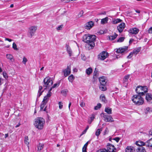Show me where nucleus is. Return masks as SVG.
<instances>
[{"label":"nucleus","instance_id":"1","mask_svg":"<svg viewBox=\"0 0 152 152\" xmlns=\"http://www.w3.org/2000/svg\"><path fill=\"white\" fill-rule=\"evenodd\" d=\"M96 38V36L94 35L86 34L83 35L82 38L83 41L86 43L85 47L86 48H88V50L90 49L89 47H91V49L94 47L95 46L94 41Z\"/></svg>","mask_w":152,"mask_h":152},{"label":"nucleus","instance_id":"2","mask_svg":"<svg viewBox=\"0 0 152 152\" xmlns=\"http://www.w3.org/2000/svg\"><path fill=\"white\" fill-rule=\"evenodd\" d=\"M45 124L44 118L41 117H37L34 120V124L35 126L38 129H42Z\"/></svg>","mask_w":152,"mask_h":152},{"label":"nucleus","instance_id":"3","mask_svg":"<svg viewBox=\"0 0 152 152\" xmlns=\"http://www.w3.org/2000/svg\"><path fill=\"white\" fill-rule=\"evenodd\" d=\"M139 95H134L132 98V100L134 104L137 105L142 104L144 102L143 98Z\"/></svg>","mask_w":152,"mask_h":152},{"label":"nucleus","instance_id":"4","mask_svg":"<svg viewBox=\"0 0 152 152\" xmlns=\"http://www.w3.org/2000/svg\"><path fill=\"white\" fill-rule=\"evenodd\" d=\"M107 150L106 149H100L97 152H115L116 150L113 145L109 143L107 144Z\"/></svg>","mask_w":152,"mask_h":152},{"label":"nucleus","instance_id":"5","mask_svg":"<svg viewBox=\"0 0 152 152\" xmlns=\"http://www.w3.org/2000/svg\"><path fill=\"white\" fill-rule=\"evenodd\" d=\"M37 29V27L36 26H32L29 27L28 33V37L30 38H32L34 35Z\"/></svg>","mask_w":152,"mask_h":152},{"label":"nucleus","instance_id":"6","mask_svg":"<svg viewBox=\"0 0 152 152\" xmlns=\"http://www.w3.org/2000/svg\"><path fill=\"white\" fill-rule=\"evenodd\" d=\"M44 84L43 86L45 87V89L47 88H49L53 84V82L50 78L49 77H47L43 80Z\"/></svg>","mask_w":152,"mask_h":152},{"label":"nucleus","instance_id":"7","mask_svg":"<svg viewBox=\"0 0 152 152\" xmlns=\"http://www.w3.org/2000/svg\"><path fill=\"white\" fill-rule=\"evenodd\" d=\"M108 56V53L107 52L103 51L98 56V59L100 60H103Z\"/></svg>","mask_w":152,"mask_h":152},{"label":"nucleus","instance_id":"8","mask_svg":"<svg viewBox=\"0 0 152 152\" xmlns=\"http://www.w3.org/2000/svg\"><path fill=\"white\" fill-rule=\"evenodd\" d=\"M101 115H103V116L104 118V120L105 121L111 122L113 121V119L111 116L105 115L104 113H102Z\"/></svg>","mask_w":152,"mask_h":152},{"label":"nucleus","instance_id":"9","mask_svg":"<svg viewBox=\"0 0 152 152\" xmlns=\"http://www.w3.org/2000/svg\"><path fill=\"white\" fill-rule=\"evenodd\" d=\"M142 90H144L145 92H148V89L147 87L146 86H138L137 87V88L135 89V91L136 93H137Z\"/></svg>","mask_w":152,"mask_h":152},{"label":"nucleus","instance_id":"10","mask_svg":"<svg viewBox=\"0 0 152 152\" xmlns=\"http://www.w3.org/2000/svg\"><path fill=\"white\" fill-rule=\"evenodd\" d=\"M125 27V24L124 23H122L117 27V29L120 33H121Z\"/></svg>","mask_w":152,"mask_h":152},{"label":"nucleus","instance_id":"11","mask_svg":"<svg viewBox=\"0 0 152 152\" xmlns=\"http://www.w3.org/2000/svg\"><path fill=\"white\" fill-rule=\"evenodd\" d=\"M127 49L128 47H125L123 48H119L117 49L116 52L117 53H122L126 52Z\"/></svg>","mask_w":152,"mask_h":152},{"label":"nucleus","instance_id":"12","mask_svg":"<svg viewBox=\"0 0 152 152\" xmlns=\"http://www.w3.org/2000/svg\"><path fill=\"white\" fill-rule=\"evenodd\" d=\"M94 24L93 21H89L86 24L85 28L87 29H90L94 26Z\"/></svg>","mask_w":152,"mask_h":152},{"label":"nucleus","instance_id":"13","mask_svg":"<svg viewBox=\"0 0 152 152\" xmlns=\"http://www.w3.org/2000/svg\"><path fill=\"white\" fill-rule=\"evenodd\" d=\"M51 92L49 91L47 95L44 96L42 102L47 103L48 101L49 98L51 96Z\"/></svg>","mask_w":152,"mask_h":152},{"label":"nucleus","instance_id":"14","mask_svg":"<svg viewBox=\"0 0 152 152\" xmlns=\"http://www.w3.org/2000/svg\"><path fill=\"white\" fill-rule=\"evenodd\" d=\"M64 73V75L65 77H66L69 75L71 73L70 68L68 66L67 68L64 70L63 71Z\"/></svg>","mask_w":152,"mask_h":152},{"label":"nucleus","instance_id":"15","mask_svg":"<svg viewBox=\"0 0 152 152\" xmlns=\"http://www.w3.org/2000/svg\"><path fill=\"white\" fill-rule=\"evenodd\" d=\"M139 31V29L136 28H132L129 30V32L132 34H136Z\"/></svg>","mask_w":152,"mask_h":152},{"label":"nucleus","instance_id":"16","mask_svg":"<svg viewBox=\"0 0 152 152\" xmlns=\"http://www.w3.org/2000/svg\"><path fill=\"white\" fill-rule=\"evenodd\" d=\"M66 51L68 53L69 56H71L72 54V51L70 47L68 44H66Z\"/></svg>","mask_w":152,"mask_h":152},{"label":"nucleus","instance_id":"17","mask_svg":"<svg viewBox=\"0 0 152 152\" xmlns=\"http://www.w3.org/2000/svg\"><path fill=\"white\" fill-rule=\"evenodd\" d=\"M99 80L100 84H106L107 83V80L104 77L99 78Z\"/></svg>","mask_w":152,"mask_h":152},{"label":"nucleus","instance_id":"18","mask_svg":"<svg viewBox=\"0 0 152 152\" xmlns=\"http://www.w3.org/2000/svg\"><path fill=\"white\" fill-rule=\"evenodd\" d=\"M145 99L148 102H150L152 100V95L150 93L146 94Z\"/></svg>","mask_w":152,"mask_h":152},{"label":"nucleus","instance_id":"19","mask_svg":"<svg viewBox=\"0 0 152 152\" xmlns=\"http://www.w3.org/2000/svg\"><path fill=\"white\" fill-rule=\"evenodd\" d=\"M122 21V20L120 19L115 18L113 20L112 23L113 24H117L121 22Z\"/></svg>","mask_w":152,"mask_h":152},{"label":"nucleus","instance_id":"20","mask_svg":"<svg viewBox=\"0 0 152 152\" xmlns=\"http://www.w3.org/2000/svg\"><path fill=\"white\" fill-rule=\"evenodd\" d=\"M44 145L43 144L39 143L37 146V151L41 152V151L44 148Z\"/></svg>","mask_w":152,"mask_h":152},{"label":"nucleus","instance_id":"21","mask_svg":"<svg viewBox=\"0 0 152 152\" xmlns=\"http://www.w3.org/2000/svg\"><path fill=\"white\" fill-rule=\"evenodd\" d=\"M136 152H146L145 148L142 146H139L136 149Z\"/></svg>","mask_w":152,"mask_h":152},{"label":"nucleus","instance_id":"22","mask_svg":"<svg viewBox=\"0 0 152 152\" xmlns=\"http://www.w3.org/2000/svg\"><path fill=\"white\" fill-rule=\"evenodd\" d=\"M130 76V75H126L124 77L123 81V83H125L126 84H127V82L128 81V80L129 79V78Z\"/></svg>","mask_w":152,"mask_h":152},{"label":"nucleus","instance_id":"23","mask_svg":"<svg viewBox=\"0 0 152 152\" xmlns=\"http://www.w3.org/2000/svg\"><path fill=\"white\" fill-rule=\"evenodd\" d=\"M146 145L148 147L152 148V138L147 141L145 142Z\"/></svg>","mask_w":152,"mask_h":152},{"label":"nucleus","instance_id":"24","mask_svg":"<svg viewBox=\"0 0 152 152\" xmlns=\"http://www.w3.org/2000/svg\"><path fill=\"white\" fill-rule=\"evenodd\" d=\"M42 87L41 86H40L39 87V89L38 91V95L37 97L39 98V96L42 94V92L43 91H42Z\"/></svg>","mask_w":152,"mask_h":152},{"label":"nucleus","instance_id":"25","mask_svg":"<svg viewBox=\"0 0 152 152\" xmlns=\"http://www.w3.org/2000/svg\"><path fill=\"white\" fill-rule=\"evenodd\" d=\"M136 144L137 145L139 146H142L145 145H146L145 143L142 142L141 141H136Z\"/></svg>","mask_w":152,"mask_h":152},{"label":"nucleus","instance_id":"26","mask_svg":"<svg viewBox=\"0 0 152 152\" xmlns=\"http://www.w3.org/2000/svg\"><path fill=\"white\" fill-rule=\"evenodd\" d=\"M118 36V34L115 33H114V35H110L109 37V40H113L115 39Z\"/></svg>","mask_w":152,"mask_h":152},{"label":"nucleus","instance_id":"27","mask_svg":"<svg viewBox=\"0 0 152 152\" xmlns=\"http://www.w3.org/2000/svg\"><path fill=\"white\" fill-rule=\"evenodd\" d=\"M133 148L131 146H127L125 150V152H133Z\"/></svg>","mask_w":152,"mask_h":152},{"label":"nucleus","instance_id":"28","mask_svg":"<svg viewBox=\"0 0 152 152\" xmlns=\"http://www.w3.org/2000/svg\"><path fill=\"white\" fill-rule=\"evenodd\" d=\"M140 50L141 48H140L134 49L133 50V53H134V55L136 56L138 53L139 52H140Z\"/></svg>","mask_w":152,"mask_h":152},{"label":"nucleus","instance_id":"29","mask_svg":"<svg viewBox=\"0 0 152 152\" xmlns=\"http://www.w3.org/2000/svg\"><path fill=\"white\" fill-rule=\"evenodd\" d=\"M106 84H100L99 87L100 90L102 91H105L106 90Z\"/></svg>","mask_w":152,"mask_h":152},{"label":"nucleus","instance_id":"30","mask_svg":"<svg viewBox=\"0 0 152 152\" xmlns=\"http://www.w3.org/2000/svg\"><path fill=\"white\" fill-rule=\"evenodd\" d=\"M92 72V69L91 68L89 67L86 69V73L89 75H90Z\"/></svg>","mask_w":152,"mask_h":152},{"label":"nucleus","instance_id":"31","mask_svg":"<svg viewBox=\"0 0 152 152\" xmlns=\"http://www.w3.org/2000/svg\"><path fill=\"white\" fill-rule=\"evenodd\" d=\"M75 78V77L74 76L72 75H71L69 76L68 77V79L69 81L71 83H72L73 82Z\"/></svg>","mask_w":152,"mask_h":152},{"label":"nucleus","instance_id":"32","mask_svg":"<svg viewBox=\"0 0 152 152\" xmlns=\"http://www.w3.org/2000/svg\"><path fill=\"white\" fill-rule=\"evenodd\" d=\"M104 111L108 114H111L112 113V109L109 107L105 108Z\"/></svg>","mask_w":152,"mask_h":152},{"label":"nucleus","instance_id":"33","mask_svg":"<svg viewBox=\"0 0 152 152\" xmlns=\"http://www.w3.org/2000/svg\"><path fill=\"white\" fill-rule=\"evenodd\" d=\"M95 118L94 115H92L90 118H89L88 120V123L90 124L94 120Z\"/></svg>","mask_w":152,"mask_h":152},{"label":"nucleus","instance_id":"34","mask_svg":"<svg viewBox=\"0 0 152 152\" xmlns=\"http://www.w3.org/2000/svg\"><path fill=\"white\" fill-rule=\"evenodd\" d=\"M108 20V18L106 17L102 19L101 20V23L102 24H104L107 23Z\"/></svg>","mask_w":152,"mask_h":152},{"label":"nucleus","instance_id":"35","mask_svg":"<svg viewBox=\"0 0 152 152\" xmlns=\"http://www.w3.org/2000/svg\"><path fill=\"white\" fill-rule=\"evenodd\" d=\"M6 57L7 59L11 60L12 61H13L12 59L13 58V56L12 55L10 54H7L6 55Z\"/></svg>","mask_w":152,"mask_h":152},{"label":"nucleus","instance_id":"36","mask_svg":"<svg viewBox=\"0 0 152 152\" xmlns=\"http://www.w3.org/2000/svg\"><path fill=\"white\" fill-rule=\"evenodd\" d=\"M147 92H145L144 90H142L141 91H140L139 92H138L137 93L138 94V95H139L141 96H143Z\"/></svg>","mask_w":152,"mask_h":152},{"label":"nucleus","instance_id":"37","mask_svg":"<svg viewBox=\"0 0 152 152\" xmlns=\"http://www.w3.org/2000/svg\"><path fill=\"white\" fill-rule=\"evenodd\" d=\"M102 128L98 129L97 130V131H96V132L95 133L96 135L97 136H99V135L100 134L101 132L102 131Z\"/></svg>","mask_w":152,"mask_h":152},{"label":"nucleus","instance_id":"38","mask_svg":"<svg viewBox=\"0 0 152 152\" xmlns=\"http://www.w3.org/2000/svg\"><path fill=\"white\" fill-rule=\"evenodd\" d=\"M24 142L27 145H28L29 144L28 137L27 136H26L25 137Z\"/></svg>","mask_w":152,"mask_h":152},{"label":"nucleus","instance_id":"39","mask_svg":"<svg viewBox=\"0 0 152 152\" xmlns=\"http://www.w3.org/2000/svg\"><path fill=\"white\" fill-rule=\"evenodd\" d=\"M47 103H45L43 102H42L41 104L40 105V110H43V108L44 107L45 105Z\"/></svg>","mask_w":152,"mask_h":152},{"label":"nucleus","instance_id":"40","mask_svg":"<svg viewBox=\"0 0 152 152\" xmlns=\"http://www.w3.org/2000/svg\"><path fill=\"white\" fill-rule=\"evenodd\" d=\"M63 103L62 102H58V107L60 109H61L63 108Z\"/></svg>","mask_w":152,"mask_h":152},{"label":"nucleus","instance_id":"41","mask_svg":"<svg viewBox=\"0 0 152 152\" xmlns=\"http://www.w3.org/2000/svg\"><path fill=\"white\" fill-rule=\"evenodd\" d=\"M100 98L101 100L103 102H106V100L105 98L104 95H101L100 96Z\"/></svg>","mask_w":152,"mask_h":152},{"label":"nucleus","instance_id":"42","mask_svg":"<svg viewBox=\"0 0 152 152\" xmlns=\"http://www.w3.org/2000/svg\"><path fill=\"white\" fill-rule=\"evenodd\" d=\"M101 107V104L100 103H98L97 105L95 107L94 109L95 110H96L99 109Z\"/></svg>","mask_w":152,"mask_h":152},{"label":"nucleus","instance_id":"43","mask_svg":"<svg viewBox=\"0 0 152 152\" xmlns=\"http://www.w3.org/2000/svg\"><path fill=\"white\" fill-rule=\"evenodd\" d=\"M59 83H56L55 84H54L53 86L51 88H50L49 91L51 92V91L52 90L53 88H56V87H58L59 86Z\"/></svg>","mask_w":152,"mask_h":152},{"label":"nucleus","instance_id":"44","mask_svg":"<svg viewBox=\"0 0 152 152\" xmlns=\"http://www.w3.org/2000/svg\"><path fill=\"white\" fill-rule=\"evenodd\" d=\"M125 38L124 37H121L117 40V42H121L124 41Z\"/></svg>","mask_w":152,"mask_h":152},{"label":"nucleus","instance_id":"45","mask_svg":"<svg viewBox=\"0 0 152 152\" xmlns=\"http://www.w3.org/2000/svg\"><path fill=\"white\" fill-rule=\"evenodd\" d=\"M12 48L14 50H18V49L17 48V45L14 42L12 44Z\"/></svg>","mask_w":152,"mask_h":152},{"label":"nucleus","instance_id":"46","mask_svg":"<svg viewBox=\"0 0 152 152\" xmlns=\"http://www.w3.org/2000/svg\"><path fill=\"white\" fill-rule=\"evenodd\" d=\"M28 60L25 57H24L23 58V60L22 61L23 63L24 64H26V63L27 61Z\"/></svg>","mask_w":152,"mask_h":152},{"label":"nucleus","instance_id":"47","mask_svg":"<svg viewBox=\"0 0 152 152\" xmlns=\"http://www.w3.org/2000/svg\"><path fill=\"white\" fill-rule=\"evenodd\" d=\"M63 27V25H61L58 26L56 28V30L58 31L61 30L62 29Z\"/></svg>","mask_w":152,"mask_h":152},{"label":"nucleus","instance_id":"48","mask_svg":"<svg viewBox=\"0 0 152 152\" xmlns=\"http://www.w3.org/2000/svg\"><path fill=\"white\" fill-rule=\"evenodd\" d=\"M3 76L4 78L6 79L8 77V76L7 74L5 72H3Z\"/></svg>","mask_w":152,"mask_h":152},{"label":"nucleus","instance_id":"49","mask_svg":"<svg viewBox=\"0 0 152 152\" xmlns=\"http://www.w3.org/2000/svg\"><path fill=\"white\" fill-rule=\"evenodd\" d=\"M134 55V53H133V52H132L130 53L129 55L127 56V58H130L131 57H132L133 56V55Z\"/></svg>","mask_w":152,"mask_h":152},{"label":"nucleus","instance_id":"50","mask_svg":"<svg viewBox=\"0 0 152 152\" xmlns=\"http://www.w3.org/2000/svg\"><path fill=\"white\" fill-rule=\"evenodd\" d=\"M98 76V73L97 71H95L94 72L93 74V77L95 78L96 77Z\"/></svg>","mask_w":152,"mask_h":152},{"label":"nucleus","instance_id":"51","mask_svg":"<svg viewBox=\"0 0 152 152\" xmlns=\"http://www.w3.org/2000/svg\"><path fill=\"white\" fill-rule=\"evenodd\" d=\"M109 132V130L107 128H106L105 129L104 131V135H105L106 134H107Z\"/></svg>","mask_w":152,"mask_h":152},{"label":"nucleus","instance_id":"52","mask_svg":"<svg viewBox=\"0 0 152 152\" xmlns=\"http://www.w3.org/2000/svg\"><path fill=\"white\" fill-rule=\"evenodd\" d=\"M80 105L81 107H83L85 106V104L83 101H81L80 102Z\"/></svg>","mask_w":152,"mask_h":152},{"label":"nucleus","instance_id":"53","mask_svg":"<svg viewBox=\"0 0 152 152\" xmlns=\"http://www.w3.org/2000/svg\"><path fill=\"white\" fill-rule=\"evenodd\" d=\"M67 92L66 90H63L61 91V93L64 95H66Z\"/></svg>","mask_w":152,"mask_h":152},{"label":"nucleus","instance_id":"54","mask_svg":"<svg viewBox=\"0 0 152 152\" xmlns=\"http://www.w3.org/2000/svg\"><path fill=\"white\" fill-rule=\"evenodd\" d=\"M83 11H81L80 12L79 14L78 15V16L79 17H82L83 15Z\"/></svg>","mask_w":152,"mask_h":152},{"label":"nucleus","instance_id":"55","mask_svg":"<svg viewBox=\"0 0 152 152\" xmlns=\"http://www.w3.org/2000/svg\"><path fill=\"white\" fill-rule=\"evenodd\" d=\"M150 110V108L149 107H148L145 108V113H147L148 112H149Z\"/></svg>","mask_w":152,"mask_h":152},{"label":"nucleus","instance_id":"56","mask_svg":"<svg viewBox=\"0 0 152 152\" xmlns=\"http://www.w3.org/2000/svg\"><path fill=\"white\" fill-rule=\"evenodd\" d=\"M81 59L83 61H85L86 59V57L84 56V55H82L81 57Z\"/></svg>","mask_w":152,"mask_h":152},{"label":"nucleus","instance_id":"57","mask_svg":"<svg viewBox=\"0 0 152 152\" xmlns=\"http://www.w3.org/2000/svg\"><path fill=\"white\" fill-rule=\"evenodd\" d=\"M148 31L149 33L152 34V27L149 28Z\"/></svg>","mask_w":152,"mask_h":152},{"label":"nucleus","instance_id":"58","mask_svg":"<svg viewBox=\"0 0 152 152\" xmlns=\"http://www.w3.org/2000/svg\"><path fill=\"white\" fill-rule=\"evenodd\" d=\"M88 142H87L84 145L83 147V148H87V147L88 145Z\"/></svg>","mask_w":152,"mask_h":152},{"label":"nucleus","instance_id":"59","mask_svg":"<svg viewBox=\"0 0 152 152\" xmlns=\"http://www.w3.org/2000/svg\"><path fill=\"white\" fill-rule=\"evenodd\" d=\"M114 140H115L116 142H118L120 140V139L118 137H116L113 139Z\"/></svg>","mask_w":152,"mask_h":152},{"label":"nucleus","instance_id":"60","mask_svg":"<svg viewBox=\"0 0 152 152\" xmlns=\"http://www.w3.org/2000/svg\"><path fill=\"white\" fill-rule=\"evenodd\" d=\"M5 40L8 41L9 42H11L12 41V39H9V38H5Z\"/></svg>","mask_w":152,"mask_h":152},{"label":"nucleus","instance_id":"61","mask_svg":"<svg viewBox=\"0 0 152 152\" xmlns=\"http://www.w3.org/2000/svg\"><path fill=\"white\" fill-rule=\"evenodd\" d=\"M3 80V79L1 78V77L0 76V86H1L2 84V81Z\"/></svg>","mask_w":152,"mask_h":152},{"label":"nucleus","instance_id":"62","mask_svg":"<svg viewBox=\"0 0 152 152\" xmlns=\"http://www.w3.org/2000/svg\"><path fill=\"white\" fill-rule=\"evenodd\" d=\"M82 152H87L86 148H83Z\"/></svg>","mask_w":152,"mask_h":152},{"label":"nucleus","instance_id":"63","mask_svg":"<svg viewBox=\"0 0 152 152\" xmlns=\"http://www.w3.org/2000/svg\"><path fill=\"white\" fill-rule=\"evenodd\" d=\"M149 134L152 135V129H151L149 132Z\"/></svg>","mask_w":152,"mask_h":152},{"label":"nucleus","instance_id":"64","mask_svg":"<svg viewBox=\"0 0 152 152\" xmlns=\"http://www.w3.org/2000/svg\"><path fill=\"white\" fill-rule=\"evenodd\" d=\"M62 1H65V2L67 3L70 1V0H61Z\"/></svg>","mask_w":152,"mask_h":152}]
</instances>
